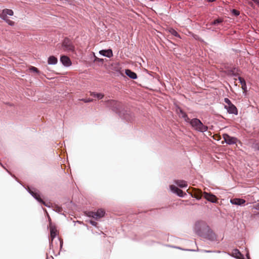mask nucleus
I'll return each mask as SVG.
<instances>
[{
	"mask_svg": "<svg viewBox=\"0 0 259 259\" xmlns=\"http://www.w3.org/2000/svg\"><path fill=\"white\" fill-rule=\"evenodd\" d=\"M232 69L234 70V71L235 70H236L237 72H239V71H240V69H238V68H237V67H234Z\"/></svg>",
	"mask_w": 259,
	"mask_h": 259,
	"instance_id": "nucleus-42",
	"label": "nucleus"
},
{
	"mask_svg": "<svg viewBox=\"0 0 259 259\" xmlns=\"http://www.w3.org/2000/svg\"><path fill=\"white\" fill-rule=\"evenodd\" d=\"M223 139L225 142L229 145L235 144L238 142V140L235 137L230 136L229 134L225 133L223 135Z\"/></svg>",
	"mask_w": 259,
	"mask_h": 259,
	"instance_id": "nucleus-8",
	"label": "nucleus"
},
{
	"mask_svg": "<svg viewBox=\"0 0 259 259\" xmlns=\"http://www.w3.org/2000/svg\"><path fill=\"white\" fill-rule=\"evenodd\" d=\"M246 256L247 259H250V256H249V253L248 251H247L246 253Z\"/></svg>",
	"mask_w": 259,
	"mask_h": 259,
	"instance_id": "nucleus-41",
	"label": "nucleus"
},
{
	"mask_svg": "<svg viewBox=\"0 0 259 259\" xmlns=\"http://www.w3.org/2000/svg\"><path fill=\"white\" fill-rule=\"evenodd\" d=\"M201 196L203 197L206 200L212 203H218V198L215 195L211 193H208L206 192H201Z\"/></svg>",
	"mask_w": 259,
	"mask_h": 259,
	"instance_id": "nucleus-6",
	"label": "nucleus"
},
{
	"mask_svg": "<svg viewBox=\"0 0 259 259\" xmlns=\"http://www.w3.org/2000/svg\"><path fill=\"white\" fill-rule=\"evenodd\" d=\"M21 185H22V187H24L25 189V188H26V187H25L24 186V185H22V184Z\"/></svg>",
	"mask_w": 259,
	"mask_h": 259,
	"instance_id": "nucleus-49",
	"label": "nucleus"
},
{
	"mask_svg": "<svg viewBox=\"0 0 259 259\" xmlns=\"http://www.w3.org/2000/svg\"><path fill=\"white\" fill-rule=\"evenodd\" d=\"M58 61L57 58L54 55L50 56L48 58V64L49 65H56Z\"/></svg>",
	"mask_w": 259,
	"mask_h": 259,
	"instance_id": "nucleus-20",
	"label": "nucleus"
},
{
	"mask_svg": "<svg viewBox=\"0 0 259 259\" xmlns=\"http://www.w3.org/2000/svg\"><path fill=\"white\" fill-rule=\"evenodd\" d=\"M252 208L257 210H259V203L253 205Z\"/></svg>",
	"mask_w": 259,
	"mask_h": 259,
	"instance_id": "nucleus-36",
	"label": "nucleus"
},
{
	"mask_svg": "<svg viewBox=\"0 0 259 259\" xmlns=\"http://www.w3.org/2000/svg\"><path fill=\"white\" fill-rule=\"evenodd\" d=\"M195 232L199 236L211 241L216 240V235L210 227L204 222H197L195 224Z\"/></svg>",
	"mask_w": 259,
	"mask_h": 259,
	"instance_id": "nucleus-2",
	"label": "nucleus"
},
{
	"mask_svg": "<svg viewBox=\"0 0 259 259\" xmlns=\"http://www.w3.org/2000/svg\"><path fill=\"white\" fill-rule=\"evenodd\" d=\"M53 210L59 213L62 214L61 212L62 211V208L57 205H55Z\"/></svg>",
	"mask_w": 259,
	"mask_h": 259,
	"instance_id": "nucleus-27",
	"label": "nucleus"
},
{
	"mask_svg": "<svg viewBox=\"0 0 259 259\" xmlns=\"http://www.w3.org/2000/svg\"><path fill=\"white\" fill-rule=\"evenodd\" d=\"M106 106L117 114L122 120L132 122L134 120L133 113L130 111L125 109L121 102L114 100H109L106 102Z\"/></svg>",
	"mask_w": 259,
	"mask_h": 259,
	"instance_id": "nucleus-1",
	"label": "nucleus"
},
{
	"mask_svg": "<svg viewBox=\"0 0 259 259\" xmlns=\"http://www.w3.org/2000/svg\"><path fill=\"white\" fill-rule=\"evenodd\" d=\"M176 248H177L178 249H180L186 250V251H192V252L196 251L195 249H183V248H181L180 247H176Z\"/></svg>",
	"mask_w": 259,
	"mask_h": 259,
	"instance_id": "nucleus-35",
	"label": "nucleus"
},
{
	"mask_svg": "<svg viewBox=\"0 0 259 259\" xmlns=\"http://www.w3.org/2000/svg\"><path fill=\"white\" fill-rule=\"evenodd\" d=\"M150 1H152H152H153V0H150Z\"/></svg>",
	"mask_w": 259,
	"mask_h": 259,
	"instance_id": "nucleus-50",
	"label": "nucleus"
},
{
	"mask_svg": "<svg viewBox=\"0 0 259 259\" xmlns=\"http://www.w3.org/2000/svg\"><path fill=\"white\" fill-rule=\"evenodd\" d=\"M57 241L59 242L60 248L61 249L63 247V240H61L59 238H58Z\"/></svg>",
	"mask_w": 259,
	"mask_h": 259,
	"instance_id": "nucleus-34",
	"label": "nucleus"
},
{
	"mask_svg": "<svg viewBox=\"0 0 259 259\" xmlns=\"http://www.w3.org/2000/svg\"><path fill=\"white\" fill-rule=\"evenodd\" d=\"M230 201L232 204L238 206H243L246 203V201L241 198L231 199Z\"/></svg>",
	"mask_w": 259,
	"mask_h": 259,
	"instance_id": "nucleus-14",
	"label": "nucleus"
},
{
	"mask_svg": "<svg viewBox=\"0 0 259 259\" xmlns=\"http://www.w3.org/2000/svg\"><path fill=\"white\" fill-rule=\"evenodd\" d=\"M21 185H22V187H24L25 189V188H26V187H25L24 186V185H22V184Z\"/></svg>",
	"mask_w": 259,
	"mask_h": 259,
	"instance_id": "nucleus-48",
	"label": "nucleus"
},
{
	"mask_svg": "<svg viewBox=\"0 0 259 259\" xmlns=\"http://www.w3.org/2000/svg\"><path fill=\"white\" fill-rule=\"evenodd\" d=\"M50 235H51V240H49L50 242V249L51 248H53V241L55 238V237L57 236V230L54 226H51L50 229Z\"/></svg>",
	"mask_w": 259,
	"mask_h": 259,
	"instance_id": "nucleus-10",
	"label": "nucleus"
},
{
	"mask_svg": "<svg viewBox=\"0 0 259 259\" xmlns=\"http://www.w3.org/2000/svg\"><path fill=\"white\" fill-rule=\"evenodd\" d=\"M1 19L5 21L8 25L13 26L15 25V22L11 20L8 17H5L3 16V17H0Z\"/></svg>",
	"mask_w": 259,
	"mask_h": 259,
	"instance_id": "nucleus-22",
	"label": "nucleus"
},
{
	"mask_svg": "<svg viewBox=\"0 0 259 259\" xmlns=\"http://www.w3.org/2000/svg\"><path fill=\"white\" fill-rule=\"evenodd\" d=\"M92 95L98 99H102L104 97L103 94H102L101 93H99L94 92V93H93Z\"/></svg>",
	"mask_w": 259,
	"mask_h": 259,
	"instance_id": "nucleus-26",
	"label": "nucleus"
},
{
	"mask_svg": "<svg viewBox=\"0 0 259 259\" xmlns=\"http://www.w3.org/2000/svg\"><path fill=\"white\" fill-rule=\"evenodd\" d=\"M25 189L38 202H42L39 190L34 188L29 187H27Z\"/></svg>",
	"mask_w": 259,
	"mask_h": 259,
	"instance_id": "nucleus-5",
	"label": "nucleus"
},
{
	"mask_svg": "<svg viewBox=\"0 0 259 259\" xmlns=\"http://www.w3.org/2000/svg\"><path fill=\"white\" fill-rule=\"evenodd\" d=\"M207 29H209V30H210V28H208ZM211 30L213 31L214 30L213 29H211Z\"/></svg>",
	"mask_w": 259,
	"mask_h": 259,
	"instance_id": "nucleus-46",
	"label": "nucleus"
},
{
	"mask_svg": "<svg viewBox=\"0 0 259 259\" xmlns=\"http://www.w3.org/2000/svg\"><path fill=\"white\" fill-rule=\"evenodd\" d=\"M94 62H103V59H100V58H98L97 57H96L95 56L94 53Z\"/></svg>",
	"mask_w": 259,
	"mask_h": 259,
	"instance_id": "nucleus-29",
	"label": "nucleus"
},
{
	"mask_svg": "<svg viewBox=\"0 0 259 259\" xmlns=\"http://www.w3.org/2000/svg\"><path fill=\"white\" fill-rule=\"evenodd\" d=\"M39 203L42 204L45 206H46V207H47L48 208H50L52 206V205H50V202L47 203V202L44 201L43 200H42V202H40Z\"/></svg>",
	"mask_w": 259,
	"mask_h": 259,
	"instance_id": "nucleus-31",
	"label": "nucleus"
},
{
	"mask_svg": "<svg viewBox=\"0 0 259 259\" xmlns=\"http://www.w3.org/2000/svg\"><path fill=\"white\" fill-rule=\"evenodd\" d=\"M82 100L84 101L85 103H89L93 101V99L89 98V99H82Z\"/></svg>",
	"mask_w": 259,
	"mask_h": 259,
	"instance_id": "nucleus-37",
	"label": "nucleus"
},
{
	"mask_svg": "<svg viewBox=\"0 0 259 259\" xmlns=\"http://www.w3.org/2000/svg\"><path fill=\"white\" fill-rule=\"evenodd\" d=\"M205 1L207 2H209V3H211V2H215L216 0H205Z\"/></svg>",
	"mask_w": 259,
	"mask_h": 259,
	"instance_id": "nucleus-43",
	"label": "nucleus"
},
{
	"mask_svg": "<svg viewBox=\"0 0 259 259\" xmlns=\"http://www.w3.org/2000/svg\"><path fill=\"white\" fill-rule=\"evenodd\" d=\"M233 257H234L236 259H245V257L241 252L237 248L234 249L233 250L232 254H229Z\"/></svg>",
	"mask_w": 259,
	"mask_h": 259,
	"instance_id": "nucleus-15",
	"label": "nucleus"
},
{
	"mask_svg": "<svg viewBox=\"0 0 259 259\" xmlns=\"http://www.w3.org/2000/svg\"><path fill=\"white\" fill-rule=\"evenodd\" d=\"M188 123L190 124L191 127L194 130L198 132L204 133L208 130L207 126L204 125L202 122L197 118H193L190 119Z\"/></svg>",
	"mask_w": 259,
	"mask_h": 259,
	"instance_id": "nucleus-3",
	"label": "nucleus"
},
{
	"mask_svg": "<svg viewBox=\"0 0 259 259\" xmlns=\"http://www.w3.org/2000/svg\"><path fill=\"white\" fill-rule=\"evenodd\" d=\"M170 191L178 196L181 198H185L187 196V194L183 191L182 190L178 188L175 185H169Z\"/></svg>",
	"mask_w": 259,
	"mask_h": 259,
	"instance_id": "nucleus-7",
	"label": "nucleus"
},
{
	"mask_svg": "<svg viewBox=\"0 0 259 259\" xmlns=\"http://www.w3.org/2000/svg\"><path fill=\"white\" fill-rule=\"evenodd\" d=\"M92 217L96 220L104 217L105 211L102 209H98L96 212H92Z\"/></svg>",
	"mask_w": 259,
	"mask_h": 259,
	"instance_id": "nucleus-13",
	"label": "nucleus"
},
{
	"mask_svg": "<svg viewBox=\"0 0 259 259\" xmlns=\"http://www.w3.org/2000/svg\"><path fill=\"white\" fill-rule=\"evenodd\" d=\"M99 54L103 56L109 58L113 56L112 50L111 49H108L106 50H101L99 51Z\"/></svg>",
	"mask_w": 259,
	"mask_h": 259,
	"instance_id": "nucleus-16",
	"label": "nucleus"
},
{
	"mask_svg": "<svg viewBox=\"0 0 259 259\" xmlns=\"http://www.w3.org/2000/svg\"><path fill=\"white\" fill-rule=\"evenodd\" d=\"M90 224L93 226H95V227H96L97 225V223L95 221H90Z\"/></svg>",
	"mask_w": 259,
	"mask_h": 259,
	"instance_id": "nucleus-39",
	"label": "nucleus"
},
{
	"mask_svg": "<svg viewBox=\"0 0 259 259\" xmlns=\"http://www.w3.org/2000/svg\"><path fill=\"white\" fill-rule=\"evenodd\" d=\"M62 47L65 51L73 53L75 48L73 41L68 37H65L62 41Z\"/></svg>",
	"mask_w": 259,
	"mask_h": 259,
	"instance_id": "nucleus-4",
	"label": "nucleus"
},
{
	"mask_svg": "<svg viewBox=\"0 0 259 259\" xmlns=\"http://www.w3.org/2000/svg\"><path fill=\"white\" fill-rule=\"evenodd\" d=\"M223 22V20L222 18H218L217 19L214 20L212 22L210 23H207L206 24V26H211L212 25H218L219 24L222 23Z\"/></svg>",
	"mask_w": 259,
	"mask_h": 259,
	"instance_id": "nucleus-21",
	"label": "nucleus"
},
{
	"mask_svg": "<svg viewBox=\"0 0 259 259\" xmlns=\"http://www.w3.org/2000/svg\"><path fill=\"white\" fill-rule=\"evenodd\" d=\"M0 164L3 166V167H4V168H5V167L3 165L2 163H0Z\"/></svg>",
	"mask_w": 259,
	"mask_h": 259,
	"instance_id": "nucleus-45",
	"label": "nucleus"
},
{
	"mask_svg": "<svg viewBox=\"0 0 259 259\" xmlns=\"http://www.w3.org/2000/svg\"><path fill=\"white\" fill-rule=\"evenodd\" d=\"M17 182H18L19 184H20L21 185H22V184H21V183L20 182H19V181H17Z\"/></svg>",
	"mask_w": 259,
	"mask_h": 259,
	"instance_id": "nucleus-47",
	"label": "nucleus"
},
{
	"mask_svg": "<svg viewBox=\"0 0 259 259\" xmlns=\"http://www.w3.org/2000/svg\"><path fill=\"white\" fill-rule=\"evenodd\" d=\"M253 147L255 150L259 151V143L255 144Z\"/></svg>",
	"mask_w": 259,
	"mask_h": 259,
	"instance_id": "nucleus-38",
	"label": "nucleus"
},
{
	"mask_svg": "<svg viewBox=\"0 0 259 259\" xmlns=\"http://www.w3.org/2000/svg\"><path fill=\"white\" fill-rule=\"evenodd\" d=\"M224 102L227 104L226 105H229L232 104V103L231 102L230 100L228 98H225L224 99Z\"/></svg>",
	"mask_w": 259,
	"mask_h": 259,
	"instance_id": "nucleus-33",
	"label": "nucleus"
},
{
	"mask_svg": "<svg viewBox=\"0 0 259 259\" xmlns=\"http://www.w3.org/2000/svg\"><path fill=\"white\" fill-rule=\"evenodd\" d=\"M176 111L177 113L179 114V116L182 118L186 122L188 123L191 119L189 118L186 113L180 107L178 106L177 107Z\"/></svg>",
	"mask_w": 259,
	"mask_h": 259,
	"instance_id": "nucleus-12",
	"label": "nucleus"
},
{
	"mask_svg": "<svg viewBox=\"0 0 259 259\" xmlns=\"http://www.w3.org/2000/svg\"><path fill=\"white\" fill-rule=\"evenodd\" d=\"M238 79L239 80V83L241 85H242L243 84H244L245 83H246L245 80L243 78H242V77H241L240 76H238Z\"/></svg>",
	"mask_w": 259,
	"mask_h": 259,
	"instance_id": "nucleus-30",
	"label": "nucleus"
},
{
	"mask_svg": "<svg viewBox=\"0 0 259 259\" xmlns=\"http://www.w3.org/2000/svg\"><path fill=\"white\" fill-rule=\"evenodd\" d=\"M227 74L228 75L232 76H234V77H237L238 75V74L237 73H235L234 71V70L233 69H231L230 70H228L227 71Z\"/></svg>",
	"mask_w": 259,
	"mask_h": 259,
	"instance_id": "nucleus-25",
	"label": "nucleus"
},
{
	"mask_svg": "<svg viewBox=\"0 0 259 259\" xmlns=\"http://www.w3.org/2000/svg\"><path fill=\"white\" fill-rule=\"evenodd\" d=\"M169 32L172 35L177 37H179V38H181L180 37V34L178 33V32L175 30L174 29V28H170L168 30Z\"/></svg>",
	"mask_w": 259,
	"mask_h": 259,
	"instance_id": "nucleus-23",
	"label": "nucleus"
},
{
	"mask_svg": "<svg viewBox=\"0 0 259 259\" xmlns=\"http://www.w3.org/2000/svg\"><path fill=\"white\" fill-rule=\"evenodd\" d=\"M204 252H207V253H210V252H215L214 251H211V250H204ZM216 252H218V253H220L221 251H215Z\"/></svg>",
	"mask_w": 259,
	"mask_h": 259,
	"instance_id": "nucleus-40",
	"label": "nucleus"
},
{
	"mask_svg": "<svg viewBox=\"0 0 259 259\" xmlns=\"http://www.w3.org/2000/svg\"><path fill=\"white\" fill-rule=\"evenodd\" d=\"M231 12L235 16H238L240 15V12L236 9H232Z\"/></svg>",
	"mask_w": 259,
	"mask_h": 259,
	"instance_id": "nucleus-28",
	"label": "nucleus"
},
{
	"mask_svg": "<svg viewBox=\"0 0 259 259\" xmlns=\"http://www.w3.org/2000/svg\"><path fill=\"white\" fill-rule=\"evenodd\" d=\"M241 86H242L241 87L243 91V93L247 92V88L246 83H245L244 84H243L242 85H241Z\"/></svg>",
	"mask_w": 259,
	"mask_h": 259,
	"instance_id": "nucleus-32",
	"label": "nucleus"
},
{
	"mask_svg": "<svg viewBox=\"0 0 259 259\" xmlns=\"http://www.w3.org/2000/svg\"><path fill=\"white\" fill-rule=\"evenodd\" d=\"M175 184L181 188H187L188 184L186 181L183 180H176L174 181Z\"/></svg>",
	"mask_w": 259,
	"mask_h": 259,
	"instance_id": "nucleus-18",
	"label": "nucleus"
},
{
	"mask_svg": "<svg viewBox=\"0 0 259 259\" xmlns=\"http://www.w3.org/2000/svg\"><path fill=\"white\" fill-rule=\"evenodd\" d=\"M7 171L8 172V173H9L11 176L12 177H14V178H15L14 176L12 175L10 171H9L8 170H7Z\"/></svg>",
	"mask_w": 259,
	"mask_h": 259,
	"instance_id": "nucleus-44",
	"label": "nucleus"
},
{
	"mask_svg": "<svg viewBox=\"0 0 259 259\" xmlns=\"http://www.w3.org/2000/svg\"><path fill=\"white\" fill-rule=\"evenodd\" d=\"M29 70L32 72H34V73H37V74L39 75L41 74V72L40 71L35 67L34 66H31L29 68Z\"/></svg>",
	"mask_w": 259,
	"mask_h": 259,
	"instance_id": "nucleus-24",
	"label": "nucleus"
},
{
	"mask_svg": "<svg viewBox=\"0 0 259 259\" xmlns=\"http://www.w3.org/2000/svg\"><path fill=\"white\" fill-rule=\"evenodd\" d=\"M125 73L128 77L132 79H136L138 78L137 74L131 69H125Z\"/></svg>",
	"mask_w": 259,
	"mask_h": 259,
	"instance_id": "nucleus-19",
	"label": "nucleus"
},
{
	"mask_svg": "<svg viewBox=\"0 0 259 259\" xmlns=\"http://www.w3.org/2000/svg\"><path fill=\"white\" fill-rule=\"evenodd\" d=\"M60 61L62 64L66 67H70L72 65V62L70 59L66 55H61L60 56Z\"/></svg>",
	"mask_w": 259,
	"mask_h": 259,
	"instance_id": "nucleus-9",
	"label": "nucleus"
},
{
	"mask_svg": "<svg viewBox=\"0 0 259 259\" xmlns=\"http://www.w3.org/2000/svg\"><path fill=\"white\" fill-rule=\"evenodd\" d=\"M224 108L229 114L238 115V112L237 107L232 103L229 105H225Z\"/></svg>",
	"mask_w": 259,
	"mask_h": 259,
	"instance_id": "nucleus-11",
	"label": "nucleus"
},
{
	"mask_svg": "<svg viewBox=\"0 0 259 259\" xmlns=\"http://www.w3.org/2000/svg\"><path fill=\"white\" fill-rule=\"evenodd\" d=\"M14 15V12L11 9H5L3 10L2 13L0 14V17H8V15L12 16Z\"/></svg>",
	"mask_w": 259,
	"mask_h": 259,
	"instance_id": "nucleus-17",
	"label": "nucleus"
}]
</instances>
